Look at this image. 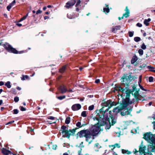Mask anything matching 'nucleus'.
<instances>
[{"instance_id":"nucleus-1","label":"nucleus","mask_w":155,"mask_h":155,"mask_svg":"<svg viewBox=\"0 0 155 155\" xmlns=\"http://www.w3.org/2000/svg\"><path fill=\"white\" fill-rule=\"evenodd\" d=\"M116 103L112 102L111 101L109 100L102 103V105L104 107H108V108L105 110L104 107H103L99 111H97L98 112L97 113L96 116L93 118L94 120H97L98 122L97 124L99 126L105 125V129L106 130L109 129L111 125L110 122V120L111 119V125H113L116 122V116H113L111 114V111H109V116L108 114H106V112L108 111L109 109L113 106L116 105Z\"/></svg>"},{"instance_id":"nucleus-2","label":"nucleus","mask_w":155,"mask_h":155,"mask_svg":"<svg viewBox=\"0 0 155 155\" xmlns=\"http://www.w3.org/2000/svg\"><path fill=\"white\" fill-rule=\"evenodd\" d=\"M130 94L129 93H126L125 99L123 98L122 103L120 105L121 107H118L115 108L113 110L114 112L116 114L119 112L121 110L125 109L129 104H131L134 102V99L132 101H130Z\"/></svg>"},{"instance_id":"nucleus-3","label":"nucleus","mask_w":155,"mask_h":155,"mask_svg":"<svg viewBox=\"0 0 155 155\" xmlns=\"http://www.w3.org/2000/svg\"><path fill=\"white\" fill-rule=\"evenodd\" d=\"M89 131L90 130L88 129L81 130L77 134V138H78V137L81 138L84 137L85 138V140L87 142H88L89 139L91 138L90 133Z\"/></svg>"},{"instance_id":"nucleus-4","label":"nucleus","mask_w":155,"mask_h":155,"mask_svg":"<svg viewBox=\"0 0 155 155\" xmlns=\"http://www.w3.org/2000/svg\"><path fill=\"white\" fill-rule=\"evenodd\" d=\"M143 138L148 142L155 145V134H153L151 132H147L144 134Z\"/></svg>"},{"instance_id":"nucleus-5","label":"nucleus","mask_w":155,"mask_h":155,"mask_svg":"<svg viewBox=\"0 0 155 155\" xmlns=\"http://www.w3.org/2000/svg\"><path fill=\"white\" fill-rule=\"evenodd\" d=\"M93 126L92 127L88 129L90 130L91 134V136H95L97 135L100 131V128L99 125Z\"/></svg>"},{"instance_id":"nucleus-6","label":"nucleus","mask_w":155,"mask_h":155,"mask_svg":"<svg viewBox=\"0 0 155 155\" xmlns=\"http://www.w3.org/2000/svg\"><path fill=\"white\" fill-rule=\"evenodd\" d=\"M130 77L124 74L121 78V85H124L127 86V87L128 86L130 82Z\"/></svg>"},{"instance_id":"nucleus-7","label":"nucleus","mask_w":155,"mask_h":155,"mask_svg":"<svg viewBox=\"0 0 155 155\" xmlns=\"http://www.w3.org/2000/svg\"><path fill=\"white\" fill-rule=\"evenodd\" d=\"M4 48L9 52L12 53L14 54H18V51L15 48H13L12 46L8 43H5L3 45Z\"/></svg>"},{"instance_id":"nucleus-8","label":"nucleus","mask_w":155,"mask_h":155,"mask_svg":"<svg viewBox=\"0 0 155 155\" xmlns=\"http://www.w3.org/2000/svg\"><path fill=\"white\" fill-rule=\"evenodd\" d=\"M77 129H78V128H76L75 129H72L67 130L66 132L64 133L65 134L63 135L62 136V137H66L68 138H69L70 136H73L74 134L75 133L76 131V130Z\"/></svg>"},{"instance_id":"nucleus-9","label":"nucleus","mask_w":155,"mask_h":155,"mask_svg":"<svg viewBox=\"0 0 155 155\" xmlns=\"http://www.w3.org/2000/svg\"><path fill=\"white\" fill-rule=\"evenodd\" d=\"M76 2V0H71L67 2L64 6V7L67 9L71 8Z\"/></svg>"},{"instance_id":"nucleus-10","label":"nucleus","mask_w":155,"mask_h":155,"mask_svg":"<svg viewBox=\"0 0 155 155\" xmlns=\"http://www.w3.org/2000/svg\"><path fill=\"white\" fill-rule=\"evenodd\" d=\"M146 149V147L145 146H143L142 145V143L140 146L139 149V152L140 155H142V154L143 153L145 154V150Z\"/></svg>"},{"instance_id":"nucleus-11","label":"nucleus","mask_w":155,"mask_h":155,"mask_svg":"<svg viewBox=\"0 0 155 155\" xmlns=\"http://www.w3.org/2000/svg\"><path fill=\"white\" fill-rule=\"evenodd\" d=\"M81 106L80 104H75L73 105L71 107V109L73 111H76L80 109Z\"/></svg>"},{"instance_id":"nucleus-12","label":"nucleus","mask_w":155,"mask_h":155,"mask_svg":"<svg viewBox=\"0 0 155 155\" xmlns=\"http://www.w3.org/2000/svg\"><path fill=\"white\" fill-rule=\"evenodd\" d=\"M128 107L127 109H125L123 111L121 112V114L122 116H124L127 114H130V112L131 111L132 109L131 108H130V109L128 110Z\"/></svg>"},{"instance_id":"nucleus-13","label":"nucleus","mask_w":155,"mask_h":155,"mask_svg":"<svg viewBox=\"0 0 155 155\" xmlns=\"http://www.w3.org/2000/svg\"><path fill=\"white\" fill-rule=\"evenodd\" d=\"M126 12L123 14V16L121 17L122 19H123L124 17L127 18L129 16L130 12L128 9L127 6H126L125 10Z\"/></svg>"},{"instance_id":"nucleus-14","label":"nucleus","mask_w":155,"mask_h":155,"mask_svg":"<svg viewBox=\"0 0 155 155\" xmlns=\"http://www.w3.org/2000/svg\"><path fill=\"white\" fill-rule=\"evenodd\" d=\"M58 89L61 94H64L67 91V90L64 85L60 86L59 87Z\"/></svg>"},{"instance_id":"nucleus-15","label":"nucleus","mask_w":155,"mask_h":155,"mask_svg":"<svg viewBox=\"0 0 155 155\" xmlns=\"http://www.w3.org/2000/svg\"><path fill=\"white\" fill-rule=\"evenodd\" d=\"M115 90L118 91V92H121L123 93L126 91L125 89L122 87L120 86H118V87H115Z\"/></svg>"},{"instance_id":"nucleus-16","label":"nucleus","mask_w":155,"mask_h":155,"mask_svg":"<svg viewBox=\"0 0 155 155\" xmlns=\"http://www.w3.org/2000/svg\"><path fill=\"white\" fill-rule=\"evenodd\" d=\"M2 153L4 155H7L9 154H11V152L10 150H8L5 148L2 149Z\"/></svg>"},{"instance_id":"nucleus-17","label":"nucleus","mask_w":155,"mask_h":155,"mask_svg":"<svg viewBox=\"0 0 155 155\" xmlns=\"http://www.w3.org/2000/svg\"><path fill=\"white\" fill-rule=\"evenodd\" d=\"M121 27L120 26H115L112 28V32L115 33L117 32V30H120Z\"/></svg>"},{"instance_id":"nucleus-18","label":"nucleus","mask_w":155,"mask_h":155,"mask_svg":"<svg viewBox=\"0 0 155 155\" xmlns=\"http://www.w3.org/2000/svg\"><path fill=\"white\" fill-rule=\"evenodd\" d=\"M137 60V57L136 55L134 56L131 61V63L132 64H134V63Z\"/></svg>"},{"instance_id":"nucleus-19","label":"nucleus","mask_w":155,"mask_h":155,"mask_svg":"<svg viewBox=\"0 0 155 155\" xmlns=\"http://www.w3.org/2000/svg\"><path fill=\"white\" fill-rule=\"evenodd\" d=\"M66 128L67 127L66 126L64 125L61 126V133L62 134H63L66 132L67 130H66Z\"/></svg>"},{"instance_id":"nucleus-20","label":"nucleus","mask_w":155,"mask_h":155,"mask_svg":"<svg viewBox=\"0 0 155 155\" xmlns=\"http://www.w3.org/2000/svg\"><path fill=\"white\" fill-rule=\"evenodd\" d=\"M66 66L65 65L63 66L59 70V72L60 73H63L66 70Z\"/></svg>"},{"instance_id":"nucleus-21","label":"nucleus","mask_w":155,"mask_h":155,"mask_svg":"<svg viewBox=\"0 0 155 155\" xmlns=\"http://www.w3.org/2000/svg\"><path fill=\"white\" fill-rule=\"evenodd\" d=\"M151 21V19L150 18H148L147 19H145L144 21V24L146 26H148L149 25V22H150Z\"/></svg>"},{"instance_id":"nucleus-22","label":"nucleus","mask_w":155,"mask_h":155,"mask_svg":"<svg viewBox=\"0 0 155 155\" xmlns=\"http://www.w3.org/2000/svg\"><path fill=\"white\" fill-rule=\"evenodd\" d=\"M122 152L123 154L127 153L128 154H130L131 153L130 151H129L128 150H126L124 149L122 150Z\"/></svg>"},{"instance_id":"nucleus-23","label":"nucleus","mask_w":155,"mask_h":155,"mask_svg":"<svg viewBox=\"0 0 155 155\" xmlns=\"http://www.w3.org/2000/svg\"><path fill=\"white\" fill-rule=\"evenodd\" d=\"M5 85L8 88H10L11 87V85L10 84V82L9 81H7L5 84Z\"/></svg>"},{"instance_id":"nucleus-24","label":"nucleus","mask_w":155,"mask_h":155,"mask_svg":"<svg viewBox=\"0 0 155 155\" xmlns=\"http://www.w3.org/2000/svg\"><path fill=\"white\" fill-rule=\"evenodd\" d=\"M134 40L136 42H138L140 41L141 40V39L139 37H136L134 38Z\"/></svg>"},{"instance_id":"nucleus-25","label":"nucleus","mask_w":155,"mask_h":155,"mask_svg":"<svg viewBox=\"0 0 155 155\" xmlns=\"http://www.w3.org/2000/svg\"><path fill=\"white\" fill-rule=\"evenodd\" d=\"M70 118L69 117H68L66 118L65 120V123L67 124L70 123Z\"/></svg>"},{"instance_id":"nucleus-26","label":"nucleus","mask_w":155,"mask_h":155,"mask_svg":"<svg viewBox=\"0 0 155 155\" xmlns=\"http://www.w3.org/2000/svg\"><path fill=\"white\" fill-rule=\"evenodd\" d=\"M134 95L136 97V100L137 101H138L139 100H140V99L139 98V95L137 94V92H135L134 93Z\"/></svg>"},{"instance_id":"nucleus-27","label":"nucleus","mask_w":155,"mask_h":155,"mask_svg":"<svg viewBox=\"0 0 155 155\" xmlns=\"http://www.w3.org/2000/svg\"><path fill=\"white\" fill-rule=\"evenodd\" d=\"M103 10L104 12H106L107 13H108L110 12V9L109 8V7L104 8H103Z\"/></svg>"},{"instance_id":"nucleus-28","label":"nucleus","mask_w":155,"mask_h":155,"mask_svg":"<svg viewBox=\"0 0 155 155\" xmlns=\"http://www.w3.org/2000/svg\"><path fill=\"white\" fill-rule=\"evenodd\" d=\"M86 111H83L82 112L81 114V116L83 117H85L87 116L86 114Z\"/></svg>"},{"instance_id":"nucleus-29","label":"nucleus","mask_w":155,"mask_h":155,"mask_svg":"<svg viewBox=\"0 0 155 155\" xmlns=\"http://www.w3.org/2000/svg\"><path fill=\"white\" fill-rule=\"evenodd\" d=\"M129 36L130 37H132L133 36L134 34V31H129L128 33Z\"/></svg>"},{"instance_id":"nucleus-30","label":"nucleus","mask_w":155,"mask_h":155,"mask_svg":"<svg viewBox=\"0 0 155 155\" xmlns=\"http://www.w3.org/2000/svg\"><path fill=\"white\" fill-rule=\"evenodd\" d=\"M138 52L140 55L141 56L143 55V50L141 49H139Z\"/></svg>"},{"instance_id":"nucleus-31","label":"nucleus","mask_w":155,"mask_h":155,"mask_svg":"<svg viewBox=\"0 0 155 155\" xmlns=\"http://www.w3.org/2000/svg\"><path fill=\"white\" fill-rule=\"evenodd\" d=\"M81 1L80 0H78L75 6V7H78L81 6Z\"/></svg>"},{"instance_id":"nucleus-32","label":"nucleus","mask_w":155,"mask_h":155,"mask_svg":"<svg viewBox=\"0 0 155 155\" xmlns=\"http://www.w3.org/2000/svg\"><path fill=\"white\" fill-rule=\"evenodd\" d=\"M81 1L80 0H78L75 6V7H78L81 6Z\"/></svg>"},{"instance_id":"nucleus-33","label":"nucleus","mask_w":155,"mask_h":155,"mask_svg":"<svg viewBox=\"0 0 155 155\" xmlns=\"http://www.w3.org/2000/svg\"><path fill=\"white\" fill-rule=\"evenodd\" d=\"M65 96L64 95L62 96H58L57 97V98L58 99L60 100H62L65 98Z\"/></svg>"},{"instance_id":"nucleus-34","label":"nucleus","mask_w":155,"mask_h":155,"mask_svg":"<svg viewBox=\"0 0 155 155\" xmlns=\"http://www.w3.org/2000/svg\"><path fill=\"white\" fill-rule=\"evenodd\" d=\"M111 146L112 147H114L113 149L112 150H113L115 148V147H118V148H120V145L119 144H118V143L115 144V145H112Z\"/></svg>"},{"instance_id":"nucleus-35","label":"nucleus","mask_w":155,"mask_h":155,"mask_svg":"<svg viewBox=\"0 0 155 155\" xmlns=\"http://www.w3.org/2000/svg\"><path fill=\"white\" fill-rule=\"evenodd\" d=\"M28 13H27L25 16H24L20 20V21H22L24 20H25L26 18L28 17Z\"/></svg>"},{"instance_id":"nucleus-36","label":"nucleus","mask_w":155,"mask_h":155,"mask_svg":"<svg viewBox=\"0 0 155 155\" xmlns=\"http://www.w3.org/2000/svg\"><path fill=\"white\" fill-rule=\"evenodd\" d=\"M94 106L93 105H92L88 107L89 110H92L94 109Z\"/></svg>"},{"instance_id":"nucleus-37","label":"nucleus","mask_w":155,"mask_h":155,"mask_svg":"<svg viewBox=\"0 0 155 155\" xmlns=\"http://www.w3.org/2000/svg\"><path fill=\"white\" fill-rule=\"evenodd\" d=\"M76 126L77 127L79 128L81 127V124L80 122H78L76 124Z\"/></svg>"},{"instance_id":"nucleus-38","label":"nucleus","mask_w":155,"mask_h":155,"mask_svg":"<svg viewBox=\"0 0 155 155\" xmlns=\"http://www.w3.org/2000/svg\"><path fill=\"white\" fill-rule=\"evenodd\" d=\"M141 48L143 50H145L146 48V47L144 43H143L141 46Z\"/></svg>"},{"instance_id":"nucleus-39","label":"nucleus","mask_w":155,"mask_h":155,"mask_svg":"<svg viewBox=\"0 0 155 155\" xmlns=\"http://www.w3.org/2000/svg\"><path fill=\"white\" fill-rule=\"evenodd\" d=\"M19 100V97H15L14 98V101L15 102H17Z\"/></svg>"},{"instance_id":"nucleus-40","label":"nucleus","mask_w":155,"mask_h":155,"mask_svg":"<svg viewBox=\"0 0 155 155\" xmlns=\"http://www.w3.org/2000/svg\"><path fill=\"white\" fill-rule=\"evenodd\" d=\"M18 113V110L17 109H15L13 110V114H17Z\"/></svg>"},{"instance_id":"nucleus-41","label":"nucleus","mask_w":155,"mask_h":155,"mask_svg":"<svg viewBox=\"0 0 155 155\" xmlns=\"http://www.w3.org/2000/svg\"><path fill=\"white\" fill-rule=\"evenodd\" d=\"M76 7V10L77 12H79L81 10V7L80 6L75 7Z\"/></svg>"},{"instance_id":"nucleus-42","label":"nucleus","mask_w":155,"mask_h":155,"mask_svg":"<svg viewBox=\"0 0 155 155\" xmlns=\"http://www.w3.org/2000/svg\"><path fill=\"white\" fill-rule=\"evenodd\" d=\"M20 109L21 111H25L26 110L25 108L23 107V106H20Z\"/></svg>"},{"instance_id":"nucleus-43","label":"nucleus","mask_w":155,"mask_h":155,"mask_svg":"<svg viewBox=\"0 0 155 155\" xmlns=\"http://www.w3.org/2000/svg\"><path fill=\"white\" fill-rule=\"evenodd\" d=\"M153 78L152 77H150L149 78V81L150 82H152L153 81Z\"/></svg>"},{"instance_id":"nucleus-44","label":"nucleus","mask_w":155,"mask_h":155,"mask_svg":"<svg viewBox=\"0 0 155 155\" xmlns=\"http://www.w3.org/2000/svg\"><path fill=\"white\" fill-rule=\"evenodd\" d=\"M11 92L13 94H15L16 93L15 89V88H12Z\"/></svg>"},{"instance_id":"nucleus-45","label":"nucleus","mask_w":155,"mask_h":155,"mask_svg":"<svg viewBox=\"0 0 155 155\" xmlns=\"http://www.w3.org/2000/svg\"><path fill=\"white\" fill-rule=\"evenodd\" d=\"M136 25L139 27H141L142 26V24L140 23H138L136 24Z\"/></svg>"},{"instance_id":"nucleus-46","label":"nucleus","mask_w":155,"mask_h":155,"mask_svg":"<svg viewBox=\"0 0 155 155\" xmlns=\"http://www.w3.org/2000/svg\"><path fill=\"white\" fill-rule=\"evenodd\" d=\"M42 12V11L40 10H38L36 12V14H40Z\"/></svg>"},{"instance_id":"nucleus-47","label":"nucleus","mask_w":155,"mask_h":155,"mask_svg":"<svg viewBox=\"0 0 155 155\" xmlns=\"http://www.w3.org/2000/svg\"><path fill=\"white\" fill-rule=\"evenodd\" d=\"M48 119L50 120H54V117L53 116H49L48 117Z\"/></svg>"},{"instance_id":"nucleus-48","label":"nucleus","mask_w":155,"mask_h":155,"mask_svg":"<svg viewBox=\"0 0 155 155\" xmlns=\"http://www.w3.org/2000/svg\"><path fill=\"white\" fill-rule=\"evenodd\" d=\"M14 122V120H12V121H9V122H8V123L6 124H5L6 125H8L10 124H11L12 123H13Z\"/></svg>"},{"instance_id":"nucleus-49","label":"nucleus","mask_w":155,"mask_h":155,"mask_svg":"<svg viewBox=\"0 0 155 155\" xmlns=\"http://www.w3.org/2000/svg\"><path fill=\"white\" fill-rule=\"evenodd\" d=\"M11 6H10V5H9L7 7V10L8 11H9L10 8H11Z\"/></svg>"},{"instance_id":"nucleus-50","label":"nucleus","mask_w":155,"mask_h":155,"mask_svg":"<svg viewBox=\"0 0 155 155\" xmlns=\"http://www.w3.org/2000/svg\"><path fill=\"white\" fill-rule=\"evenodd\" d=\"M57 147V145H53L52 146V149L54 150H56Z\"/></svg>"},{"instance_id":"nucleus-51","label":"nucleus","mask_w":155,"mask_h":155,"mask_svg":"<svg viewBox=\"0 0 155 155\" xmlns=\"http://www.w3.org/2000/svg\"><path fill=\"white\" fill-rule=\"evenodd\" d=\"M67 17L70 19H71L72 18V16L70 14H67Z\"/></svg>"},{"instance_id":"nucleus-52","label":"nucleus","mask_w":155,"mask_h":155,"mask_svg":"<svg viewBox=\"0 0 155 155\" xmlns=\"http://www.w3.org/2000/svg\"><path fill=\"white\" fill-rule=\"evenodd\" d=\"M140 88L143 91H147V90L146 89H145L142 86H140Z\"/></svg>"},{"instance_id":"nucleus-53","label":"nucleus","mask_w":155,"mask_h":155,"mask_svg":"<svg viewBox=\"0 0 155 155\" xmlns=\"http://www.w3.org/2000/svg\"><path fill=\"white\" fill-rule=\"evenodd\" d=\"M100 82V80L99 79H96L95 81L96 83H98Z\"/></svg>"},{"instance_id":"nucleus-54","label":"nucleus","mask_w":155,"mask_h":155,"mask_svg":"<svg viewBox=\"0 0 155 155\" xmlns=\"http://www.w3.org/2000/svg\"><path fill=\"white\" fill-rule=\"evenodd\" d=\"M81 150L82 149H81L80 150L78 151V155H81Z\"/></svg>"},{"instance_id":"nucleus-55","label":"nucleus","mask_w":155,"mask_h":155,"mask_svg":"<svg viewBox=\"0 0 155 155\" xmlns=\"http://www.w3.org/2000/svg\"><path fill=\"white\" fill-rule=\"evenodd\" d=\"M4 84V82L3 81H0V86H2Z\"/></svg>"},{"instance_id":"nucleus-56","label":"nucleus","mask_w":155,"mask_h":155,"mask_svg":"<svg viewBox=\"0 0 155 155\" xmlns=\"http://www.w3.org/2000/svg\"><path fill=\"white\" fill-rule=\"evenodd\" d=\"M25 76L24 75H22V77L21 78V80H25Z\"/></svg>"},{"instance_id":"nucleus-57","label":"nucleus","mask_w":155,"mask_h":155,"mask_svg":"<svg viewBox=\"0 0 155 155\" xmlns=\"http://www.w3.org/2000/svg\"><path fill=\"white\" fill-rule=\"evenodd\" d=\"M152 124H153V129H155V122L154 121L152 123Z\"/></svg>"},{"instance_id":"nucleus-58","label":"nucleus","mask_w":155,"mask_h":155,"mask_svg":"<svg viewBox=\"0 0 155 155\" xmlns=\"http://www.w3.org/2000/svg\"><path fill=\"white\" fill-rule=\"evenodd\" d=\"M17 25L19 27H21L22 25V24L20 23H17Z\"/></svg>"},{"instance_id":"nucleus-59","label":"nucleus","mask_w":155,"mask_h":155,"mask_svg":"<svg viewBox=\"0 0 155 155\" xmlns=\"http://www.w3.org/2000/svg\"><path fill=\"white\" fill-rule=\"evenodd\" d=\"M16 88L17 89L19 90V91H20L21 89V87H16Z\"/></svg>"},{"instance_id":"nucleus-60","label":"nucleus","mask_w":155,"mask_h":155,"mask_svg":"<svg viewBox=\"0 0 155 155\" xmlns=\"http://www.w3.org/2000/svg\"><path fill=\"white\" fill-rule=\"evenodd\" d=\"M98 145H99V143H96L95 144V147H98Z\"/></svg>"},{"instance_id":"nucleus-61","label":"nucleus","mask_w":155,"mask_h":155,"mask_svg":"<svg viewBox=\"0 0 155 155\" xmlns=\"http://www.w3.org/2000/svg\"><path fill=\"white\" fill-rule=\"evenodd\" d=\"M44 19L45 20H46V19H48L49 18V17L48 16H45L44 17Z\"/></svg>"},{"instance_id":"nucleus-62","label":"nucleus","mask_w":155,"mask_h":155,"mask_svg":"<svg viewBox=\"0 0 155 155\" xmlns=\"http://www.w3.org/2000/svg\"><path fill=\"white\" fill-rule=\"evenodd\" d=\"M141 78H142V76L141 75H140L139 77V79L140 81V82L141 80Z\"/></svg>"},{"instance_id":"nucleus-63","label":"nucleus","mask_w":155,"mask_h":155,"mask_svg":"<svg viewBox=\"0 0 155 155\" xmlns=\"http://www.w3.org/2000/svg\"><path fill=\"white\" fill-rule=\"evenodd\" d=\"M25 78L26 79H28V75H25Z\"/></svg>"},{"instance_id":"nucleus-64","label":"nucleus","mask_w":155,"mask_h":155,"mask_svg":"<svg viewBox=\"0 0 155 155\" xmlns=\"http://www.w3.org/2000/svg\"><path fill=\"white\" fill-rule=\"evenodd\" d=\"M47 8V7L46 6H45L43 8V9L44 10H45Z\"/></svg>"}]
</instances>
